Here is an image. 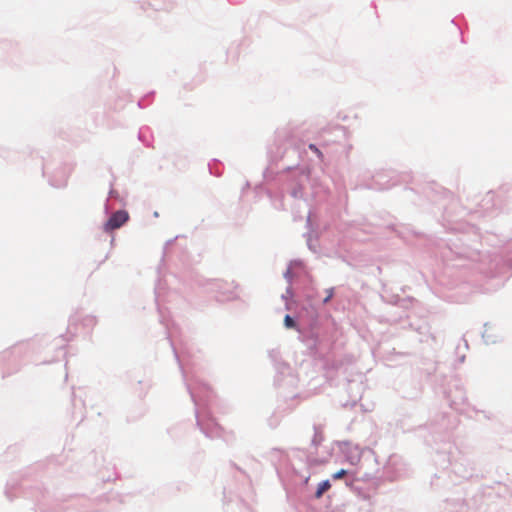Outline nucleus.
I'll list each match as a JSON object with an SVG mask.
<instances>
[{"mask_svg":"<svg viewBox=\"0 0 512 512\" xmlns=\"http://www.w3.org/2000/svg\"><path fill=\"white\" fill-rule=\"evenodd\" d=\"M284 323L287 328H293L295 326V322L292 317L286 315L284 318Z\"/></svg>","mask_w":512,"mask_h":512,"instance_id":"7ed1b4c3","label":"nucleus"},{"mask_svg":"<svg viewBox=\"0 0 512 512\" xmlns=\"http://www.w3.org/2000/svg\"><path fill=\"white\" fill-rule=\"evenodd\" d=\"M330 487H331V484L328 480L321 482L317 487V490L315 492V497L320 498L327 490L330 489Z\"/></svg>","mask_w":512,"mask_h":512,"instance_id":"f03ea898","label":"nucleus"},{"mask_svg":"<svg viewBox=\"0 0 512 512\" xmlns=\"http://www.w3.org/2000/svg\"><path fill=\"white\" fill-rule=\"evenodd\" d=\"M332 296H333V291H332V290H330V291H329V294L326 296V298L324 299V301H323V302H324V303H327V302L332 298Z\"/></svg>","mask_w":512,"mask_h":512,"instance_id":"423d86ee","label":"nucleus"},{"mask_svg":"<svg viewBox=\"0 0 512 512\" xmlns=\"http://www.w3.org/2000/svg\"><path fill=\"white\" fill-rule=\"evenodd\" d=\"M129 220V214L125 210H118L114 212L107 222L104 224V230L110 232L119 229Z\"/></svg>","mask_w":512,"mask_h":512,"instance_id":"f257e3e1","label":"nucleus"},{"mask_svg":"<svg viewBox=\"0 0 512 512\" xmlns=\"http://www.w3.org/2000/svg\"><path fill=\"white\" fill-rule=\"evenodd\" d=\"M309 149L316 153L319 158H323L322 152L314 144H310Z\"/></svg>","mask_w":512,"mask_h":512,"instance_id":"39448f33","label":"nucleus"},{"mask_svg":"<svg viewBox=\"0 0 512 512\" xmlns=\"http://www.w3.org/2000/svg\"><path fill=\"white\" fill-rule=\"evenodd\" d=\"M347 474V471L344 469H341L337 471L335 474H333V479L338 480L343 478Z\"/></svg>","mask_w":512,"mask_h":512,"instance_id":"20e7f679","label":"nucleus"}]
</instances>
